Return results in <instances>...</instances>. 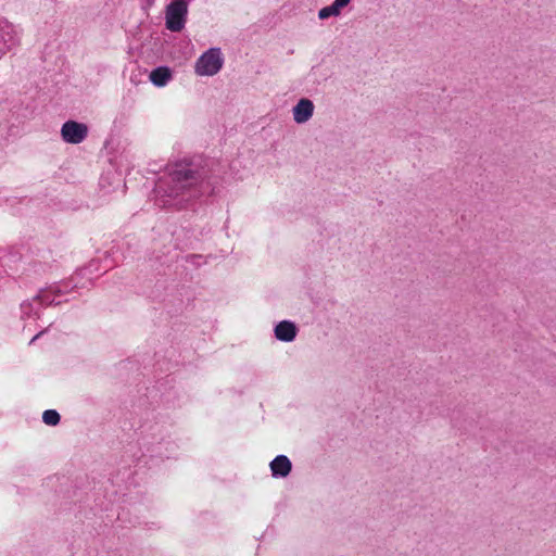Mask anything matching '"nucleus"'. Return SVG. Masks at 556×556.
<instances>
[{"mask_svg": "<svg viewBox=\"0 0 556 556\" xmlns=\"http://www.w3.org/2000/svg\"><path fill=\"white\" fill-rule=\"evenodd\" d=\"M188 5L185 0H174L165 11L166 28L170 31H180L185 27Z\"/></svg>", "mask_w": 556, "mask_h": 556, "instance_id": "f257e3e1", "label": "nucleus"}, {"mask_svg": "<svg viewBox=\"0 0 556 556\" xmlns=\"http://www.w3.org/2000/svg\"><path fill=\"white\" fill-rule=\"evenodd\" d=\"M223 66V58L218 48L204 52L195 63V73L200 76L215 75Z\"/></svg>", "mask_w": 556, "mask_h": 556, "instance_id": "f03ea898", "label": "nucleus"}, {"mask_svg": "<svg viewBox=\"0 0 556 556\" xmlns=\"http://www.w3.org/2000/svg\"><path fill=\"white\" fill-rule=\"evenodd\" d=\"M20 43L16 27L5 18H0V58Z\"/></svg>", "mask_w": 556, "mask_h": 556, "instance_id": "7ed1b4c3", "label": "nucleus"}, {"mask_svg": "<svg viewBox=\"0 0 556 556\" xmlns=\"http://www.w3.org/2000/svg\"><path fill=\"white\" fill-rule=\"evenodd\" d=\"M88 134V127L85 124L67 121L61 128L62 139L72 144H78L83 142Z\"/></svg>", "mask_w": 556, "mask_h": 556, "instance_id": "20e7f679", "label": "nucleus"}, {"mask_svg": "<svg viewBox=\"0 0 556 556\" xmlns=\"http://www.w3.org/2000/svg\"><path fill=\"white\" fill-rule=\"evenodd\" d=\"M170 177L181 188L192 186L197 181V173L188 166H178L170 173Z\"/></svg>", "mask_w": 556, "mask_h": 556, "instance_id": "39448f33", "label": "nucleus"}, {"mask_svg": "<svg viewBox=\"0 0 556 556\" xmlns=\"http://www.w3.org/2000/svg\"><path fill=\"white\" fill-rule=\"evenodd\" d=\"M292 112L295 123H306L313 116L314 104L309 99H301L293 108Z\"/></svg>", "mask_w": 556, "mask_h": 556, "instance_id": "423d86ee", "label": "nucleus"}, {"mask_svg": "<svg viewBox=\"0 0 556 556\" xmlns=\"http://www.w3.org/2000/svg\"><path fill=\"white\" fill-rule=\"evenodd\" d=\"M275 336L279 341L291 342L296 336V327L291 321L282 320L275 327Z\"/></svg>", "mask_w": 556, "mask_h": 556, "instance_id": "0eeeda50", "label": "nucleus"}, {"mask_svg": "<svg viewBox=\"0 0 556 556\" xmlns=\"http://www.w3.org/2000/svg\"><path fill=\"white\" fill-rule=\"evenodd\" d=\"M274 477H287L291 471V462L285 455H278L270 462Z\"/></svg>", "mask_w": 556, "mask_h": 556, "instance_id": "6e6552de", "label": "nucleus"}, {"mask_svg": "<svg viewBox=\"0 0 556 556\" xmlns=\"http://www.w3.org/2000/svg\"><path fill=\"white\" fill-rule=\"evenodd\" d=\"M172 77V73L168 67L160 66L153 70L150 74V80L154 86L163 87L165 86Z\"/></svg>", "mask_w": 556, "mask_h": 556, "instance_id": "1a4fd4ad", "label": "nucleus"}, {"mask_svg": "<svg viewBox=\"0 0 556 556\" xmlns=\"http://www.w3.org/2000/svg\"><path fill=\"white\" fill-rule=\"evenodd\" d=\"M351 0H334L331 5L325 7L319 10L318 17L320 20L328 18L330 16H337L340 14L341 9L346 7Z\"/></svg>", "mask_w": 556, "mask_h": 556, "instance_id": "9d476101", "label": "nucleus"}, {"mask_svg": "<svg viewBox=\"0 0 556 556\" xmlns=\"http://www.w3.org/2000/svg\"><path fill=\"white\" fill-rule=\"evenodd\" d=\"M42 420L49 426H56L60 422V414L54 409H47L42 414Z\"/></svg>", "mask_w": 556, "mask_h": 556, "instance_id": "9b49d317", "label": "nucleus"}, {"mask_svg": "<svg viewBox=\"0 0 556 556\" xmlns=\"http://www.w3.org/2000/svg\"><path fill=\"white\" fill-rule=\"evenodd\" d=\"M41 333H38L37 336L33 337L30 342H34Z\"/></svg>", "mask_w": 556, "mask_h": 556, "instance_id": "f8f14e48", "label": "nucleus"}]
</instances>
